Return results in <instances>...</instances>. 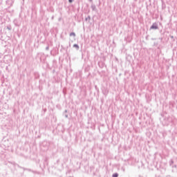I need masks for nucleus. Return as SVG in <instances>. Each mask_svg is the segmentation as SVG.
<instances>
[{"label":"nucleus","mask_w":177,"mask_h":177,"mask_svg":"<svg viewBox=\"0 0 177 177\" xmlns=\"http://www.w3.org/2000/svg\"><path fill=\"white\" fill-rule=\"evenodd\" d=\"M118 174H114L113 177H118Z\"/></svg>","instance_id":"20e7f679"},{"label":"nucleus","mask_w":177,"mask_h":177,"mask_svg":"<svg viewBox=\"0 0 177 177\" xmlns=\"http://www.w3.org/2000/svg\"><path fill=\"white\" fill-rule=\"evenodd\" d=\"M70 3H72L73 0H68Z\"/></svg>","instance_id":"39448f33"},{"label":"nucleus","mask_w":177,"mask_h":177,"mask_svg":"<svg viewBox=\"0 0 177 177\" xmlns=\"http://www.w3.org/2000/svg\"><path fill=\"white\" fill-rule=\"evenodd\" d=\"M158 28V27L156 24H153L152 26L151 27V29L157 30Z\"/></svg>","instance_id":"f257e3e1"},{"label":"nucleus","mask_w":177,"mask_h":177,"mask_svg":"<svg viewBox=\"0 0 177 177\" xmlns=\"http://www.w3.org/2000/svg\"><path fill=\"white\" fill-rule=\"evenodd\" d=\"M70 35H71V36H75V32H71V33L70 34Z\"/></svg>","instance_id":"7ed1b4c3"},{"label":"nucleus","mask_w":177,"mask_h":177,"mask_svg":"<svg viewBox=\"0 0 177 177\" xmlns=\"http://www.w3.org/2000/svg\"><path fill=\"white\" fill-rule=\"evenodd\" d=\"M73 46H74L75 48H77V49L79 48V46H78L77 44H74Z\"/></svg>","instance_id":"f03ea898"}]
</instances>
